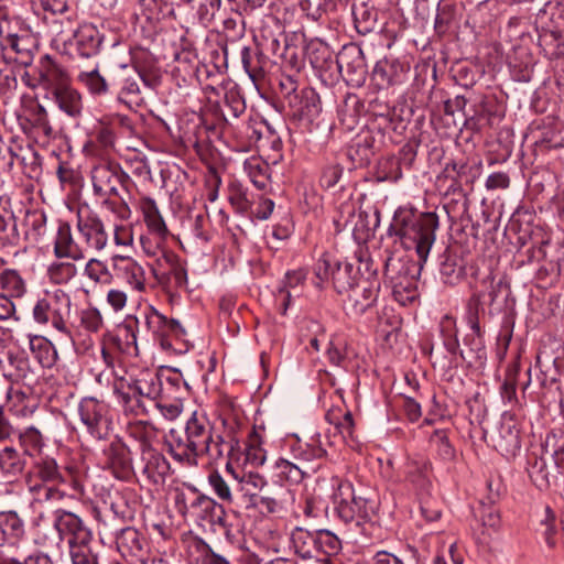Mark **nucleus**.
<instances>
[{
	"label": "nucleus",
	"mask_w": 564,
	"mask_h": 564,
	"mask_svg": "<svg viewBox=\"0 0 564 564\" xmlns=\"http://www.w3.org/2000/svg\"><path fill=\"white\" fill-rule=\"evenodd\" d=\"M438 218L434 213L415 215L398 212L391 230L400 238L408 250H415L419 260L390 256L384 261V278L391 286L392 295L401 305L412 303L417 297V278L422 263L426 261L435 241Z\"/></svg>",
	"instance_id": "f257e3e1"
},
{
	"label": "nucleus",
	"mask_w": 564,
	"mask_h": 564,
	"mask_svg": "<svg viewBox=\"0 0 564 564\" xmlns=\"http://www.w3.org/2000/svg\"><path fill=\"white\" fill-rule=\"evenodd\" d=\"M174 507L184 519L199 524L217 525L225 531L230 529L224 506L194 486L175 490Z\"/></svg>",
	"instance_id": "f03ea898"
},
{
	"label": "nucleus",
	"mask_w": 564,
	"mask_h": 564,
	"mask_svg": "<svg viewBox=\"0 0 564 564\" xmlns=\"http://www.w3.org/2000/svg\"><path fill=\"white\" fill-rule=\"evenodd\" d=\"M53 527L59 541H67L72 564H98L90 550L91 531L75 513L57 509L54 511Z\"/></svg>",
	"instance_id": "7ed1b4c3"
},
{
	"label": "nucleus",
	"mask_w": 564,
	"mask_h": 564,
	"mask_svg": "<svg viewBox=\"0 0 564 564\" xmlns=\"http://www.w3.org/2000/svg\"><path fill=\"white\" fill-rule=\"evenodd\" d=\"M213 424L203 414L194 413L185 426V435L189 446L197 456H208L210 460H219L224 457H231L238 442L235 440L225 441L221 435L214 437Z\"/></svg>",
	"instance_id": "20e7f679"
},
{
	"label": "nucleus",
	"mask_w": 564,
	"mask_h": 564,
	"mask_svg": "<svg viewBox=\"0 0 564 564\" xmlns=\"http://www.w3.org/2000/svg\"><path fill=\"white\" fill-rule=\"evenodd\" d=\"M127 181H129V175L116 163H100L91 170L94 194L104 198L102 204L117 214L120 219H128L131 210L123 199L117 204L110 197L118 196L119 186H124Z\"/></svg>",
	"instance_id": "39448f33"
},
{
	"label": "nucleus",
	"mask_w": 564,
	"mask_h": 564,
	"mask_svg": "<svg viewBox=\"0 0 564 564\" xmlns=\"http://www.w3.org/2000/svg\"><path fill=\"white\" fill-rule=\"evenodd\" d=\"M72 300L68 293L62 289L45 291L32 310V315L37 324L51 325L66 337H70L67 321L70 316Z\"/></svg>",
	"instance_id": "423d86ee"
},
{
	"label": "nucleus",
	"mask_w": 564,
	"mask_h": 564,
	"mask_svg": "<svg viewBox=\"0 0 564 564\" xmlns=\"http://www.w3.org/2000/svg\"><path fill=\"white\" fill-rule=\"evenodd\" d=\"M332 500L338 518L346 523L356 519L369 518L373 507L369 506L368 499L356 496L351 482L334 477L332 478Z\"/></svg>",
	"instance_id": "0eeeda50"
},
{
	"label": "nucleus",
	"mask_w": 564,
	"mask_h": 564,
	"mask_svg": "<svg viewBox=\"0 0 564 564\" xmlns=\"http://www.w3.org/2000/svg\"><path fill=\"white\" fill-rule=\"evenodd\" d=\"M164 325L165 316L153 306H147L140 311L138 316L127 318L123 328L130 334L131 343L137 347L138 336L147 338L151 335L154 340L161 343Z\"/></svg>",
	"instance_id": "6e6552de"
},
{
	"label": "nucleus",
	"mask_w": 564,
	"mask_h": 564,
	"mask_svg": "<svg viewBox=\"0 0 564 564\" xmlns=\"http://www.w3.org/2000/svg\"><path fill=\"white\" fill-rule=\"evenodd\" d=\"M482 293L473 294L468 301V322L471 333L464 338L467 350L460 349L459 356L468 362L481 360L486 357L485 345L480 334L478 314L481 307Z\"/></svg>",
	"instance_id": "1a4fd4ad"
},
{
	"label": "nucleus",
	"mask_w": 564,
	"mask_h": 564,
	"mask_svg": "<svg viewBox=\"0 0 564 564\" xmlns=\"http://www.w3.org/2000/svg\"><path fill=\"white\" fill-rule=\"evenodd\" d=\"M492 446L505 457H514L521 448L520 429L513 415L505 414L490 434Z\"/></svg>",
	"instance_id": "9d476101"
},
{
	"label": "nucleus",
	"mask_w": 564,
	"mask_h": 564,
	"mask_svg": "<svg viewBox=\"0 0 564 564\" xmlns=\"http://www.w3.org/2000/svg\"><path fill=\"white\" fill-rule=\"evenodd\" d=\"M82 423L87 432L96 440L105 438L108 434L109 420L107 406L94 398H85L78 405Z\"/></svg>",
	"instance_id": "9b49d317"
},
{
	"label": "nucleus",
	"mask_w": 564,
	"mask_h": 564,
	"mask_svg": "<svg viewBox=\"0 0 564 564\" xmlns=\"http://www.w3.org/2000/svg\"><path fill=\"white\" fill-rule=\"evenodd\" d=\"M380 291L378 279H359L350 290L346 303V310L355 316L362 315L368 308L375 305Z\"/></svg>",
	"instance_id": "f8f14e48"
},
{
	"label": "nucleus",
	"mask_w": 564,
	"mask_h": 564,
	"mask_svg": "<svg viewBox=\"0 0 564 564\" xmlns=\"http://www.w3.org/2000/svg\"><path fill=\"white\" fill-rule=\"evenodd\" d=\"M66 478L56 459L48 455L33 458L25 474V485L30 484H65Z\"/></svg>",
	"instance_id": "ddd939ff"
},
{
	"label": "nucleus",
	"mask_w": 564,
	"mask_h": 564,
	"mask_svg": "<svg viewBox=\"0 0 564 564\" xmlns=\"http://www.w3.org/2000/svg\"><path fill=\"white\" fill-rule=\"evenodd\" d=\"M39 85L52 95L70 84L66 69L50 55H43L36 66Z\"/></svg>",
	"instance_id": "4468645a"
},
{
	"label": "nucleus",
	"mask_w": 564,
	"mask_h": 564,
	"mask_svg": "<svg viewBox=\"0 0 564 564\" xmlns=\"http://www.w3.org/2000/svg\"><path fill=\"white\" fill-rule=\"evenodd\" d=\"M77 230L89 249L101 251L108 243V234L101 219L93 213L77 214Z\"/></svg>",
	"instance_id": "2eb2a0df"
},
{
	"label": "nucleus",
	"mask_w": 564,
	"mask_h": 564,
	"mask_svg": "<svg viewBox=\"0 0 564 564\" xmlns=\"http://www.w3.org/2000/svg\"><path fill=\"white\" fill-rule=\"evenodd\" d=\"M481 290L476 291L474 294L482 293L481 307L488 297V305L495 311H502L511 308L514 304V299L511 297L510 285L502 279L496 281L494 278L488 276L481 282Z\"/></svg>",
	"instance_id": "dca6fc26"
},
{
	"label": "nucleus",
	"mask_w": 564,
	"mask_h": 564,
	"mask_svg": "<svg viewBox=\"0 0 564 564\" xmlns=\"http://www.w3.org/2000/svg\"><path fill=\"white\" fill-rule=\"evenodd\" d=\"M105 468L120 480H127L132 474V459L129 448L121 442H112L104 449Z\"/></svg>",
	"instance_id": "f3484780"
},
{
	"label": "nucleus",
	"mask_w": 564,
	"mask_h": 564,
	"mask_svg": "<svg viewBox=\"0 0 564 564\" xmlns=\"http://www.w3.org/2000/svg\"><path fill=\"white\" fill-rule=\"evenodd\" d=\"M113 274L139 292L145 289L143 268L131 257L116 254L111 258Z\"/></svg>",
	"instance_id": "a211bd4d"
},
{
	"label": "nucleus",
	"mask_w": 564,
	"mask_h": 564,
	"mask_svg": "<svg viewBox=\"0 0 564 564\" xmlns=\"http://www.w3.org/2000/svg\"><path fill=\"white\" fill-rule=\"evenodd\" d=\"M54 256L57 259H70L79 261L85 259V249L75 241L70 225L66 221H59L54 239Z\"/></svg>",
	"instance_id": "6ab92c4d"
},
{
	"label": "nucleus",
	"mask_w": 564,
	"mask_h": 564,
	"mask_svg": "<svg viewBox=\"0 0 564 564\" xmlns=\"http://www.w3.org/2000/svg\"><path fill=\"white\" fill-rule=\"evenodd\" d=\"M142 474L154 485L164 481L170 471V464L166 458L153 449L148 443H142Z\"/></svg>",
	"instance_id": "aec40b11"
},
{
	"label": "nucleus",
	"mask_w": 564,
	"mask_h": 564,
	"mask_svg": "<svg viewBox=\"0 0 564 564\" xmlns=\"http://www.w3.org/2000/svg\"><path fill=\"white\" fill-rule=\"evenodd\" d=\"M336 63L340 73L355 76L350 80L362 82L366 75V64L360 47L345 46L337 55Z\"/></svg>",
	"instance_id": "412c9836"
},
{
	"label": "nucleus",
	"mask_w": 564,
	"mask_h": 564,
	"mask_svg": "<svg viewBox=\"0 0 564 564\" xmlns=\"http://www.w3.org/2000/svg\"><path fill=\"white\" fill-rule=\"evenodd\" d=\"M226 470L235 479L236 489L240 491L243 497L248 498L250 503L268 487V482L262 475L252 471L242 473L240 475L234 469L230 462H227Z\"/></svg>",
	"instance_id": "4be33fe9"
},
{
	"label": "nucleus",
	"mask_w": 564,
	"mask_h": 564,
	"mask_svg": "<svg viewBox=\"0 0 564 564\" xmlns=\"http://www.w3.org/2000/svg\"><path fill=\"white\" fill-rule=\"evenodd\" d=\"M101 43L100 32L91 24L80 25L74 33L73 44L80 57L91 58L97 56Z\"/></svg>",
	"instance_id": "5701e85b"
},
{
	"label": "nucleus",
	"mask_w": 564,
	"mask_h": 564,
	"mask_svg": "<svg viewBox=\"0 0 564 564\" xmlns=\"http://www.w3.org/2000/svg\"><path fill=\"white\" fill-rule=\"evenodd\" d=\"M113 392L127 413L134 415L145 413V405L141 400L139 393L134 391V384L132 381H127L123 378H119L113 383Z\"/></svg>",
	"instance_id": "b1692460"
},
{
	"label": "nucleus",
	"mask_w": 564,
	"mask_h": 564,
	"mask_svg": "<svg viewBox=\"0 0 564 564\" xmlns=\"http://www.w3.org/2000/svg\"><path fill=\"white\" fill-rule=\"evenodd\" d=\"M140 82H143L145 85H150L141 73L137 72L135 69L128 70L124 66L120 82L118 100L127 105H138L141 100Z\"/></svg>",
	"instance_id": "393cba45"
},
{
	"label": "nucleus",
	"mask_w": 564,
	"mask_h": 564,
	"mask_svg": "<svg viewBox=\"0 0 564 564\" xmlns=\"http://www.w3.org/2000/svg\"><path fill=\"white\" fill-rule=\"evenodd\" d=\"M29 371V360L23 352L9 350L6 358L0 360L1 375L12 382L23 380Z\"/></svg>",
	"instance_id": "a878e982"
},
{
	"label": "nucleus",
	"mask_w": 564,
	"mask_h": 564,
	"mask_svg": "<svg viewBox=\"0 0 564 564\" xmlns=\"http://www.w3.org/2000/svg\"><path fill=\"white\" fill-rule=\"evenodd\" d=\"M24 533V521L17 511L0 512V546L15 544Z\"/></svg>",
	"instance_id": "bb28decb"
},
{
	"label": "nucleus",
	"mask_w": 564,
	"mask_h": 564,
	"mask_svg": "<svg viewBox=\"0 0 564 564\" xmlns=\"http://www.w3.org/2000/svg\"><path fill=\"white\" fill-rule=\"evenodd\" d=\"M405 480L417 492H425L431 486L430 464L426 460L411 459L405 465Z\"/></svg>",
	"instance_id": "cd10ccee"
},
{
	"label": "nucleus",
	"mask_w": 564,
	"mask_h": 564,
	"mask_svg": "<svg viewBox=\"0 0 564 564\" xmlns=\"http://www.w3.org/2000/svg\"><path fill=\"white\" fill-rule=\"evenodd\" d=\"M317 530L310 531L304 528H295L291 533V542L295 553L302 558L317 556Z\"/></svg>",
	"instance_id": "c85d7f7f"
},
{
	"label": "nucleus",
	"mask_w": 564,
	"mask_h": 564,
	"mask_svg": "<svg viewBox=\"0 0 564 564\" xmlns=\"http://www.w3.org/2000/svg\"><path fill=\"white\" fill-rule=\"evenodd\" d=\"M26 466L24 455L13 446L0 449V473L8 478L18 477Z\"/></svg>",
	"instance_id": "c756f323"
},
{
	"label": "nucleus",
	"mask_w": 564,
	"mask_h": 564,
	"mask_svg": "<svg viewBox=\"0 0 564 564\" xmlns=\"http://www.w3.org/2000/svg\"><path fill=\"white\" fill-rule=\"evenodd\" d=\"M62 484H30L26 485L32 503L53 505L62 501L66 494L61 490Z\"/></svg>",
	"instance_id": "7c9ffc66"
},
{
	"label": "nucleus",
	"mask_w": 564,
	"mask_h": 564,
	"mask_svg": "<svg viewBox=\"0 0 564 564\" xmlns=\"http://www.w3.org/2000/svg\"><path fill=\"white\" fill-rule=\"evenodd\" d=\"M52 97L57 104L58 108L66 115L73 118L80 116L83 110L82 96L70 86V84L63 87L58 91L53 93Z\"/></svg>",
	"instance_id": "2f4dec72"
},
{
	"label": "nucleus",
	"mask_w": 564,
	"mask_h": 564,
	"mask_svg": "<svg viewBox=\"0 0 564 564\" xmlns=\"http://www.w3.org/2000/svg\"><path fill=\"white\" fill-rule=\"evenodd\" d=\"M292 453L296 462L301 465L311 464L315 467V473L321 467V462L326 455V451L315 441L312 443H302L297 441L292 446Z\"/></svg>",
	"instance_id": "473e14b6"
},
{
	"label": "nucleus",
	"mask_w": 564,
	"mask_h": 564,
	"mask_svg": "<svg viewBox=\"0 0 564 564\" xmlns=\"http://www.w3.org/2000/svg\"><path fill=\"white\" fill-rule=\"evenodd\" d=\"M18 441L24 456L31 458L42 456L45 438L37 427L33 425L24 427L19 432Z\"/></svg>",
	"instance_id": "72a5a7b5"
},
{
	"label": "nucleus",
	"mask_w": 564,
	"mask_h": 564,
	"mask_svg": "<svg viewBox=\"0 0 564 564\" xmlns=\"http://www.w3.org/2000/svg\"><path fill=\"white\" fill-rule=\"evenodd\" d=\"M275 468L281 478L292 484H300L304 478L315 474V467L311 464L301 465L299 462L293 463L284 458L275 462Z\"/></svg>",
	"instance_id": "f704fd0d"
},
{
	"label": "nucleus",
	"mask_w": 564,
	"mask_h": 564,
	"mask_svg": "<svg viewBox=\"0 0 564 564\" xmlns=\"http://www.w3.org/2000/svg\"><path fill=\"white\" fill-rule=\"evenodd\" d=\"M140 208L149 230L163 238L167 234V227L161 216L153 198L144 197L140 202Z\"/></svg>",
	"instance_id": "c9c22d12"
},
{
	"label": "nucleus",
	"mask_w": 564,
	"mask_h": 564,
	"mask_svg": "<svg viewBox=\"0 0 564 564\" xmlns=\"http://www.w3.org/2000/svg\"><path fill=\"white\" fill-rule=\"evenodd\" d=\"M0 241L9 246H18L20 242L17 218L2 200H0Z\"/></svg>",
	"instance_id": "e433bc0d"
},
{
	"label": "nucleus",
	"mask_w": 564,
	"mask_h": 564,
	"mask_svg": "<svg viewBox=\"0 0 564 564\" xmlns=\"http://www.w3.org/2000/svg\"><path fill=\"white\" fill-rule=\"evenodd\" d=\"M25 238L39 242L48 234L47 217L42 210L28 212L24 219Z\"/></svg>",
	"instance_id": "4c0bfd02"
},
{
	"label": "nucleus",
	"mask_w": 564,
	"mask_h": 564,
	"mask_svg": "<svg viewBox=\"0 0 564 564\" xmlns=\"http://www.w3.org/2000/svg\"><path fill=\"white\" fill-rule=\"evenodd\" d=\"M134 384V391L143 398L155 400L161 393V381L156 372H142L135 379L131 380Z\"/></svg>",
	"instance_id": "58836bf2"
},
{
	"label": "nucleus",
	"mask_w": 564,
	"mask_h": 564,
	"mask_svg": "<svg viewBox=\"0 0 564 564\" xmlns=\"http://www.w3.org/2000/svg\"><path fill=\"white\" fill-rule=\"evenodd\" d=\"M29 346L34 358L42 367L50 368L54 365L56 352L46 338L42 336H31Z\"/></svg>",
	"instance_id": "ea45409f"
},
{
	"label": "nucleus",
	"mask_w": 564,
	"mask_h": 564,
	"mask_svg": "<svg viewBox=\"0 0 564 564\" xmlns=\"http://www.w3.org/2000/svg\"><path fill=\"white\" fill-rule=\"evenodd\" d=\"M0 285L10 299L22 297L26 292V284L18 271L7 269L0 273Z\"/></svg>",
	"instance_id": "a19ab883"
},
{
	"label": "nucleus",
	"mask_w": 564,
	"mask_h": 564,
	"mask_svg": "<svg viewBox=\"0 0 564 564\" xmlns=\"http://www.w3.org/2000/svg\"><path fill=\"white\" fill-rule=\"evenodd\" d=\"M29 121L33 129L41 134L46 141L56 137V131L53 129L48 113L46 109L37 104L31 110L29 115Z\"/></svg>",
	"instance_id": "79ce46f5"
},
{
	"label": "nucleus",
	"mask_w": 564,
	"mask_h": 564,
	"mask_svg": "<svg viewBox=\"0 0 564 564\" xmlns=\"http://www.w3.org/2000/svg\"><path fill=\"white\" fill-rule=\"evenodd\" d=\"M116 543L120 552L130 555H138L143 547L140 532L131 527L124 528L119 532Z\"/></svg>",
	"instance_id": "37998d69"
},
{
	"label": "nucleus",
	"mask_w": 564,
	"mask_h": 564,
	"mask_svg": "<svg viewBox=\"0 0 564 564\" xmlns=\"http://www.w3.org/2000/svg\"><path fill=\"white\" fill-rule=\"evenodd\" d=\"M351 12L359 33L366 34L373 30L377 13L366 2L352 3Z\"/></svg>",
	"instance_id": "c03bdc74"
},
{
	"label": "nucleus",
	"mask_w": 564,
	"mask_h": 564,
	"mask_svg": "<svg viewBox=\"0 0 564 564\" xmlns=\"http://www.w3.org/2000/svg\"><path fill=\"white\" fill-rule=\"evenodd\" d=\"M306 54L313 67L315 68H327L328 62L332 61V51L329 46L318 40H311L306 45Z\"/></svg>",
	"instance_id": "a18cd8bd"
},
{
	"label": "nucleus",
	"mask_w": 564,
	"mask_h": 564,
	"mask_svg": "<svg viewBox=\"0 0 564 564\" xmlns=\"http://www.w3.org/2000/svg\"><path fill=\"white\" fill-rule=\"evenodd\" d=\"M240 56L246 73L253 82L263 77L264 57L262 53L252 52L250 47L243 46L241 48Z\"/></svg>",
	"instance_id": "49530a36"
},
{
	"label": "nucleus",
	"mask_w": 564,
	"mask_h": 564,
	"mask_svg": "<svg viewBox=\"0 0 564 564\" xmlns=\"http://www.w3.org/2000/svg\"><path fill=\"white\" fill-rule=\"evenodd\" d=\"M77 274V268L70 261H53L47 267V278L54 284H66Z\"/></svg>",
	"instance_id": "de8ad7c7"
},
{
	"label": "nucleus",
	"mask_w": 564,
	"mask_h": 564,
	"mask_svg": "<svg viewBox=\"0 0 564 564\" xmlns=\"http://www.w3.org/2000/svg\"><path fill=\"white\" fill-rule=\"evenodd\" d=\"M169 452L177 462L181 463L193 464L198 457L196 452L189 446L186 435L185 438H183L181 436L175 437L172 434L171 441L169 442Z\"/></svg>",
	"instance_id": "09e8293b"
},
{
	"label": "nucleus",
	"mask_w": 564,
	"mask_h": 564,
	"mask_svg": "<svg viewBox=\"0 0 564 564\" xmlns=\"http://www.w3.org/2000/svg\"><path fill=\"white\" fill-rule=\"evenodd\" d=\"M372 76L380 87H388L401 82L395 64L387 61H381L376 64Z\"/></svg>",
	"instance_id": "8fccbe9b"
},
{
	"label": "nucleus",
	"mask_w": 564,
	"mask_h": 564,
	"mask_svg": "<svg viewBox=\"0 0 564 564\" xmlns=\"http://www.w3.org/2000/svg\"><path fill=\"white\" fill-rule=\"evenodd\" d=\"M77 79L85 85L93 95H104L108 91V83L100 75L97 66L89 70H80L77 75Z\"/></svg>",
	"instance_id": "3c124183"
},
{
	"label": "nucleus",
	"mask_w": 564,
	"mask_h": 564,
	"mask_svg": "<svg viewBox=\"0 0 564 564\" xmlns=\"http://www.w3.org/2000/svg\"><path fill=\"white\" fill-rule=\"evenodd\" d=\"M351 272L352 264L350 263L337 264L336 270L332 272L333 285L338 293L348 292L356 285L357 281L351 278Z\"/></svg>",
	"instance_id": "603ef678"
},
{
	"label": "nucleus",
	"mask_w": 564,
	"mask_h": 564,
	"mask_svg": "<svg viewBox=\"0 0 564 564\" xmlns=\"http://www.w3.org/2000/svg\"><path fill=\"white\" fill-rule=\"evenodd\" d=\"M326 420L334 424L335 427L344 435V436H351L354 431V419L352 413L347 410L343 413V411L337 409H332L326 414Z\"/></svg>",
	"instance_id": "864d4df0"
},
{
	"label": "nucleus",
	"mask_w": 564,
	"mask_h": 564,
	"mask_svg": "<svg viewBox=\"0 0 564 564\" xmlns=\"http://www.w3.org/2000/svg\"><path fill=\"white\" fill-rule=\"evenodd\" d=\"M431 444L436 448L438 457L444 462H453L456 457V451L451 444L447 433L443 430H436L431 435Z\"/></svg>",
	"instance_id": "5fc2aeb1"
},
{
	"label": "nucleus",
	"mask_w": 564,
	"mask_h": 564,
	"mask_svg": "<svg viewBox=\"0 0 564 564\" xmlns=\"http://www.w3.org/2000/svg\"><path fill=\"white\" fill-rule=\"evenodd\" d=\"M317 555L323 553L332 556L336 555L341 549V542L337 535L328 530H317Z\"/></svg>",
	"instance_id": "6e6d98bb"
},
{
	"label": "nucleus",
	"mask_w": 564,
	"mask_h": 564,
	"mask_svg": "<svg viewBox=\"0 0 564 564\" xmlns=\"http://www.w3.org/2000/svg\"><path fill=\"white\" fill-rule=\"evenodd\" d=\"M246 110L243 98L237 91H228L225 95V105L221 109L224 120L229 121V117L236 119Z\"/></svg>",
	"instance_id": "4d7b16f0"
},
{
	"label": "nucleus",
	"mask_w": 564,
	"mask_h": 564,
	"mask_svg": "<svg viewBox=\"0 0 564 564\" xmlns=\"http://www.w3.org/2000/svg\"><path fill=\"white\" fill-rule=\"evenodd\" d=\"M299 104V107L291 108L301 116H314L319 111V99L313 89H303Z\"/></svg>",
	"instance_id": "13d9d810"
},
{
	"label": "nucleus",
	"mask_w": 564,
	"mask_h": 564,
	"mask_svg": "<svg viewBox=\"0 0 564 564\" xmlns=\"http://www.w3.org/2000/svg\"><path fill=\"white\" fill-rule=\"evenodd\" d=\"M84 274L95 283H110L112 278L107 265L95 258L88 260L84 269Z\"/></svg>",
	"instance_id": "bf43d9fd"
},
{
	"label": "nucleus",
	"mask_w": 564,
	"mask_h": 564,
	"mask_svg": "<svg viewBox=\"0 0 564 564\" xmlns=\"http://www.w3.org/2000/svg\"><path fill=\"white\" fill-rule=\"evenodd\" d=\"M245 170L248 173L250 181L258 189L265 188L269 181V175L267 173L268 166L265 164H262L257 160L246 161Z\"/></svg>",
	"instance_id": "052dcab7"
},
{
	"label": "nucleus",
	"mask_w": 564,
	"mask_h": 564,
	"mask_svg": "<svg viewBox=\"0 0 564 564\" xmlns=\"http://www.w3.org/2000/svg\"><path fill=\"white\" fill-rule=\"evenodd\" d=\"M139 4L149 20H159L172 12L167 0H139Z\"/></svg>",
	"instance_id": "680f3d73"
},
{
	"label": "nucleus",
	"mask_w": 564,
	"mask_h": 564,
	"mask_svg": "<svg viewBox=\"0 0 564 564\" xmlns=\"http://www.w3.org/2000/svg\"><path fill=\"white\" fill-rule=\"evenodd\" d=\"M231 206L239 214H246L251 208V202L248 198L247 191L239 184H231L229 187V197Z\"/></svg>",
	"instance_id": "e2e57ef3"
},
{
	"label": "nucleus",
	"mask_w": 564,
	"mask_h": 564,
	"mask_svg": "<svg viewBox=\"0 0 564 564\" xmlns=\"http://www.w3.org/2000/svg\"><path fill=\"white\" fill-rule=\"evenodd\" d=\"M208 484L213 488L215 495L224 502L231 503L234 501L231 488L229 484L218 471L208 475Z\"/></svg>",
	"instance_id": "0e129e2a"
},
{
	"label": "nucleus",
	"mask_w": 564,
	"mask_h": 564,
	"mask_svg": "<svg viewBox=\"0 0 564 564\" xmlns=\"http://www.w3.org/2000/svg\"><path fill=\"white\" fill-rule=\"evenodd\" d=\"M528 471L538 487L543 488L550 485V473L543 458L535 457L534 460L529 464Z\"/></svg>",
	"instance_id": "69168bd1"
},
{
	"label": "nucleus",
	"mask_w": 564,
	"mask_h": 564,
	"mask_svg": "<svg viewBox=\"0 0 564 564\" xmlns=\"http://www.w3.org/2000/svg\"><path fill=\"white\" fill-rule=\"evenodd\" d=\"M280 94L288 102L289 107H299L300 94L297 93V83L291 76H285L279 84Z\"/></svg>",
	"instance_id": "338daca9"
},
{
	"label": "nucleus",
	"mask_w": 564,
	"mask_h": 564,
	"mask_svg": "<svg viewBox=\"0 0 564 564\" xmlns=\"http://www.w3.org/2000/svg\"><path fill=\"white\" fill-rule=\"evenodd\" d=\"M379 174L382 181L395 182L402 176L400 162L397 158H387L379 163Z\"/></svg>",
	"instance_id": "774afa93"
}]
</instances>
